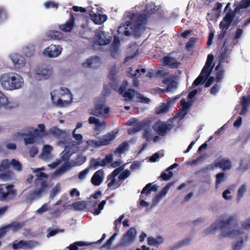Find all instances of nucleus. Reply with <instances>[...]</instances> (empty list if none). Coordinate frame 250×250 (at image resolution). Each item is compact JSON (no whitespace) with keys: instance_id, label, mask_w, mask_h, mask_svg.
I'll list each match as a JSON object with an SVG mask.
<instances>
[{"instance_id":"obj_4","label":"nucleus","mask_w":250,"mask_h":250,"mask_svg":"<svg viewBox=\"0 0 250 250\" xmlns=\"http://www.w3.org/2000/svg\"><path fill=\"white\" fill-rule=\"evenodd\" d=\"M51 99L52 103L58 106L68 104L72 102V95L66 88L61 87L51 92Z\"/></svg>"},{"instance_id":"obj_7","label":"nucleus","mask_w":250,"mask_h":250,"mask_svg":"<svg viewBox=\"0 0 250 250\" xmlns=\"http://www.w3.org/2000/svg\"><path fill=\"white\" fill-rule=\"evenodd\" d=\"M110 108L104 103V100L97 102L95 104L94 107L89 110L90 115L97 117L105 118L110 113Z\"/></svg>"},{"instance_id":"obj_22","label":"nucleus","mask_w":250,"mask_h":250,"mask_svg":"<svg viewBox=\"0 0 250 250\" xmlns=\"http://www.w3.org/2000/svg\"><path fill=\"white\" fill-rule=\"evenodd\" d=\"M137 234L136 231L134 228H131L124 235L121 244L123 245H128L132 243L136 237Z\"/></svg>"},{"instance_id":"obj_1","label":"nucleus","mask_w":250,"mask_h":250,"mask_svg":"<svg viewBox=\"0 0 250 250\" xmlns=\"http://www.w3.org/2000/svg\"><path fill=\"white\" fill-rule=\"evenodd\" d=\"M236 219L235 215L223 214L220 216L210 227L204 230L206 235L213 233L220 230L223 237L230 238L240 237L231 245V250H242L244 243L248 239V235L242 229H230L232 223Z\"/></svg>"},{"instance_id":"obj_54","label":"nucleus","mask_w":250,"mask_h":250,"mask_svg":"<svg viewBox=\"0 0 250 250\" xmlns=\"http://www.w3.org/2000/svg\"><path fill=\"white\" fill-rule=\"evenodd\" d=\"M118 175V179L123 181L129 176L130 172L128 169H125L124 171L122 170Z\"/></svg>"},{"instance_id":"obj_20","label":"nucleus","mask_w":250,"mask_h":250,"mask_svg":"<svg viewBox=\"0 0 250 250\" xmlns=\"http://www.w3.org/2000/svg\"><path fill=\"white\" fill-rule=\"evenodd\" d=\"M105 176L104 171L100 169L94 173L91 179V182L94 186H99L103 182Z\"/></svg>"},{"instance_id":"obj_16","label":"nucleus","mask_w":250,"mask_h":250,"mask_svg":"<svg viewBox=\"0 0 250 250\" xmlns=\"http://www.w3.org/2000/svg\"><path fill=\"white\" fill-rule=\"evenodd\" d=\"M62 52V48L59 45L51 44L45 48L43 52V54L49 58L58 57Z\"/></svg>"},{"instance_id":"obj_53","label":"nucleus","mask_w":250,"mask_h":250,"mask_svg":"<svg viewBox=\"0 0 250 250\" xmlns=\"http://www.w3.org/2000/svg\"><path fill=\"white\" fill-rule=\"evenodd\" d=\"M228 51L229 49L226 48H225L222 51L219 56L218 62H223L224 60L228 58L229 55Z\"/></svg>"},{"instance_id":"obj_57","label":"nucleus","mask_w":250,"mask_h":250,"mask_svg":"<svg viewBox=\"0 0 250 250\" xmlns=\"http://www.w3.org/2000/svg\"><path fill=\"white\" fill-rule=\"evenodd\" d=\"M90 169V167H88L83 171H81L78 174L79 179L81 180H84L87 176L89 172Z\"/></svg>"},{"instance_id":"obj_12","label":"nucleus","mask_w":250,"mask_h":250,"mask_svg":"<svg viewBox=\"0 0 250 250\" xmlns=\"http://www.w3.org/2000/svg\"><path fill=\"white\" fill-rule=\"evenodd\" d=\"M236 13L237 12H235V10L232 11L231 8H229V12L226 13L222 21L220 22L219 28L220 29H228L233 21Z\"/></svg>"},{"instance_id":"obj_52","label":"nucleus","mask_w":250,"mask_h":250,"mask_svg":"<svg viewBox=\"0 0 250 250\" xmlns=\"http://www.w3.org/2000/svg\"><path fill=\"white\" fill-rule=\"evenodd\" d=\"M73 207L75 210H82L86 208V205L84 202L79 201L74 203Z\"/></svg>"},{"instance_id":"obj_63","label":"nucleus","mask_w":250,"mask_h":250,"mask_svg":"<svg viewBox=\"0 0 250 250\" xmlns=\"http://www.w3.org/2000/svg\"><path fill=\"white\" fill-rule=\"evenodd\" d=\"M120 43V41L118 38H115L114 39L113 42V49L111 51V55L114 57L115 58L114 52L116 53L118 51L117 47L119 45Z\"/></svg>"},{"instance_id":"obj_35","label":"nucleus","mask_w":250,"mask_h":250,"mask_svg":"<svg viewBox=\"0 0 250 250\" xmlns=\"http://www.w3.org/2000/svg\"><path fill=\"white\" fill-rule=\"evenodd\" d=\"M164 242V239L161 236L155 238L149 237L147 238V243L150 246H158Z\"/></svg>"},{"instance_id":"obj_13","label":"nucleus","mask_w":250,"mask_h":250,"mask_svg":"<svg viewBox=\"0 0 250 250\" xmlns=\"http://www.w3.org/2000/svg\"><path fill=\"white\" fill-rule=\"evenodd\" d=\"M47 184L45 181L41 182V188L34 191L30 192L26 196L25 202L27 203H31L33 201L41 197L43 190L47 188Z\"/></svg>"},{"instance_id":"obj_29","label":"nucleus","mask_w":250,"mask_h":250,"mask_svg":"<svg viewBox=\"0 0 250 250\" xmlns=\"http://www.w3.org/2000/svg\"><path fill=\"white\" fill-rule=\"evenodd\" d=\"M23 226V223L13 222L2 228L1 231L4 234L9 230H12L13 231H16L21 229Z\"/></svg>"},{"instance_id":"obj_21","label":"nucleus","mask_w":250,"mask_h":250,"mask_svg":"<svg viewBox=\"0 0 250 250\" xmlns=\"http://www.w3.org/2000/svg\"><path fill=\"white\" fill-rule=\"evenodd\" d=\"M119 129H115L111 132L103 136L100 141L102 146L110 144L117 137Z\"/></svg>"},{"instance_id":"obj_31","label":"nucleus","mask_w":250,"mask_h":250,"mask_svg":"<svg viewBox=\"0 0 250 250\" xmlns=\"http://www.w3.org/2000/svg\"><path fill=\"white\" fill-rule=\"evenodd\" d=\"M143 5H145V8L143 10V12L147 14H153L155 13L159 9V8L156 6L154 3H145L143 2Z\"/></svg>"},{"instance_id":"obj_5","label":"nucleus","mask_w":250,"mask_h":250,"mask_svg":"<svg viewBox=\"0 0 250 250\" xmlns=\"http://www.w3.org/2000/svg\"><path fill=\"white\" fill-rule=\"evenodd\" d=\"M86 161V157L83 156L82 155H79L75 160L65 162L59 168L56 170L54 173V175L55 176H60L65 171L70 170L74 167L82 165L85 163Z\"/></svg>"},{"instance_id":"obj_61","label":"nucleus","mask_w":250,"mask_h":250,"mask_svg":"<svg viewBox=\"0 0 250 250\" xmlns=\"http://www.w3.org/2000/svg\"><path fill=\"white\" fill-rule=\"evenodd\" d=\"M15 68L16 69H21L20 71L23 73H28L29 72V68L27 66H25V63H15Z\"/></svg>"},{"instance_id":"obj_36","label":"nucleus","mask_w":250,"mask_h":250,"mask_svg":"<svg viewBox=\"0 0 250 250\" xmlns=\"http://www.w3.org/2000/svg\"><path fill=\"white\" fill-rule=\"evenodd\" d=\"M105 166V163L103 160L99 159H92L90 161V166L89 167L94 169H97L99 167H104Z\"/></svg>"},{"instance_id":"obj_30","label":"nucleus","mask_w":250,"mask_h":250,"mask_svg":"<svg viewBox=\"0 0 250 250\" xmlns=\"http://www.w3.org/2000/svg\"><path fill=\"white\" fill-rule=\"evenodd\" d=\"M16 106L15 104L9 101L5 95L0 91V107L12 108Z\"/></svg>"},{"instance_id":"obj_34","label":"nucleus","mask_w":250,"mask_h":250,"mask_svg":"<svg viewBox=\"0 0 250 250\" xmlns=\"http://www.w3.org/2000/svg\"><path fill=\"white\" fill-rule=\"evenodd\" d=\"M129 148V144L126 142H124L120 144L115 150L116 155L120 157L122 154L125 152Z\"/></svg>"},{"instance_id":"obj_2","label":"nucleus","mask_w":250,"mask_h":250,"mask_svg":"<svg viewBox=\"0 0 250 250\" xmlns=\"http://www.w3.org/2000/svg\"><path fill=\"white\" fill-rule=\"evenodd\" d=\"M125 19H128L118 28L119 34L126 36H133L135 38L141 36V13L128 12L124 17Z\"/></svg>"},{"instance_id":"obj_62","label":"nucleus","mask_w":250,"mask_h":250,"mask_svg":"<svg viewBox=\"0 0 250 250\" xmlns=\"http://www.w3.org/2000/svg\"><path fill=\"white\" fill-rule=\"evenodd\" d=\"M106 203V200H103L98 205V207L94 210V213L96 215H99L101 211L104 209L105 205Z\"/></svg>"},{"instance_id":"obj_33","label":"nucleus","mask_w":250,"mask_h":250,"mask_svg":"<svg viewBox=\"0 0 250 250\" xmlns=\"http://www.w3.org/2000/svg\"><path fill=\"white\" fill-rule=\"evenodd\" d=\"M4 160L7 161L8 162L7 169L11 166L14 170L17 171L19 172L21 170L22 165L18 160L14 159H13L10 161L8 159H5Z\"/></svg>"},{"instance_id":"obj_49","label":"nucleus","mask_w":250,"mask_h":250,"mask_svg":"<svg viewBox=\"0 0 250 250\" xmlns=\"http://www.w3.org/2000/svg\"><path fill=\"white\" fill-rule=\"evenodd\" d=\"M63 36V34L59 31L52 30L49 33V37L55 40L62 39Z\"/></svg>"},{"instance_id":"obj_11","label":"nucleus","mask_w":250,"mask_h":250,"mask_svg":"<svg viewBox=\"0 0 250 250\" xmlns=\"http://www.w3.org/2000/svg\"><path fill=\"white\" fill-rule=\"evenodd\" d=\"M125 165L116 168L107 177V187L113 189L118 188L121 185V181L116 176L125 168Z\"/></svg>"},{"instance_id":"obj_39","label":"nucleus","mask_w":250,"mask_h":250,"mask_svg":"<svg viewBox=\"0 0 250 250\" xmlns=\"http://www.w3.org/2000/svg\"><path fill=\"white\" fill-rule=\"evenodd\" d=\"M91 244V243L78 241L71 244L67 248H69V250H78V247L88 246Z\"/></svg>"},{"instance_id":"obj_25","label":"nucleus","mask_w":250,"mask_h":250,"mask_svg":"<svg viewBox=\"0 0 250 250\" xmlns=\"http://www.w3.org/2000/svg\"><path fill=\"white\" fill-rule=\"evenodd\" d=\"M15 190L13 189V185H9L5 188H0V200H4L9 194L15 195Z\"/></svg>"},{"instance_id":"obj_26","label":"nucleus","mask_w":250,"mask_h":250,"mask_svg":"<svg viewBox=\"0 0 250 250\" xmlns=\"http://www.w3.org/2000/svg\"><path fill=\"white\" fill-rule=\"evenodd\" d=\"M78 149L77 146L74 145L65 146L63 151V154L62 156L63 160L69 159L72 154L78 150Z\"/></svg>"},{"instance_id":"obj_10","label":"nucleus","mask_w":250,"mask_h":250,"mask_svg":"<svg viewBox=\"0 0 250 250\" xmlns=\"http://www.w3.org/2000/svg\"><path fill=\"white\" fill-rule=\"evenodd\" d=\"M88 124L91 125L96 135L100 134L106 127V123L94 116H90L88 119Z\"/></svg>"},{"instance_id":"obj_19","label":"nucleus","mask_w":250,"mask_h":250,"mask_svg":"<svg viewBox=\"0 0 250 250\" xmlns=\"http://www.w3.org/2000/svg\"><path fill=\"white\" fill-rule=\"evenodd\" d=\"M125 125L132 126L128 129V133L130 135H133L141 129V122L136 118H131Z\"/></svg>"},{"instance_id":"obj_37","label":"nucleus","mask_w":250,"mask_h":250,"mask_svg":"<svg viewBox=\"0 0 250 250\" xmlns=\"http://www.w3.org/2000/svg\"><path fill=\"white\" fill-rule=\"evenodd\" d=\"M226 179L224 173L221 172L216 175L215 187L216 189L219 188L220 186L225 182Z\"/></svg>"},{"instance_id":"obj_38","label":"nucleus","mask_w":250,"mask_h":250,"mask_svg":"<svg viewBox=\"0 0 250 250\" xmlns=\"http://www.w3.org/2000/svg\"><path fill=\"white\" fill-rule=\"evenodd\" d=\"M10 58L12 62H25L24 57L18 53H11Z\"/></svg>"},{"instance_id":"obj_14","label":"nucleus","mask_w":250,"mask_h":250,"mask_svg":"<svg viewBox=\"0 0 250 250\" xmlns=\"http://www.w3.org/2000/svg\"><path fill=\"white\" fill-rule=\"evenodd\" d=\"M153 128L159 135L164 136L167 134V131L171 129V126L170 124L159 121L153 125Z\"/></svg>"},{"instance_id":"obj_40","label":"nucleus","mask_w":250,"mask_h":250,"mask_svg":"<svg viewBox=\"0 0 250 250\" xmlns=\"http://www.w3.org/2000/svg\"><path fill=\"white\" fill-rule=\"evenodd\" d=\"M216 72V78L215 81L219 82L223 78L224 71L222 70V66L221 63H218L215 68Z\"/></svg>"},{"instance_id":"obj_60","label":"nucleus","mask_w":250,"mask_h":250,"mask_svg":"<svg viewBox=\"0 0 250 250\" xmlns=\"http://www.w3.org/2000/svg\"><path fill=\"white\" fill-rule=\"evenodd\" d=\"M13 248L15 250L19 249H24V241L22 240L20 241H15L13 244Z\"/></svg>"},{"instance_id":"obj_17","label":"nucleus","mask_w":250,"mask_h":250,"mask_svg":"<svg viewBox=\"0 0 250 250\" xmlns=\"http://www.w3.org/2000/svg\"><path fill=\"white\" fill-rule=\"evenodd\" d=\"M139 46L136 42H131L126 50L127 56L125 57L124 62H126L129 60L135 57L138 54Z\"/></svg>"},{"instance_id":"obj_45","label":"nucleus","mask_w":250,"mask_h":250,"mask_svg":"<svg viewBox=\"0 0 250 250\" xmlns=\"http://www.w3.org/2000/svg\"><path fill=\"white\" fill-rule=\"evenodd\" d=\"M8 18V13L6 9L0 6V23L5 21Z\"/></svg>"},{"instance_id":"obj_51","label":"nucleus","mask_w":250,"mask_h":250,"mask_svg":"<svg viewBox=\"0 0 250 250\" xmlns=\"http://www.w3.org/2000/svg\"><path fill=\"white\" fill-rule=\"evenodd\" d=\"M61 185L60 183H58L52 189L50 192V198H54V197L61 191Z\"/></svg>"},{"instance_id":"obj_3","label":"nucleus","mask_w":250,"mask_h":250,"mask_svg":"<svg viewBox=\"0 0 250 250\" xmlns=\"http://www.w3.org/2000/svg\"><path fill=\"white\" fill-rule=\"evenodd\" d=\"M0 84L5 90H14L21 88L24 84L23 79L14 73H5L0 76Z\"/></svg>"},{"instance_id":"obj_8","label":"nucleus","mask_w":250,"mask_h":250,"mask_svg":"<svg viewBox=\"0 0 250 250\" xmlns=\"http://www.w3.org/2000/svg\"><path fill=\"white\" fill-rule=\"evenodd\" d=\"M38 130L34 129L33 127L27 126L19 131L17 135L23 138L25 145L32 144L34 143L36 140L34 133H38Z\"/></svg>"},{"instance_id":"obj_48","label":"nucleus","mask_w":250,"mask_h":250,"mask_svg":"<svg viewBox=\"0 0 250 250\" xmlns=\"http://www.w3.org/2000/svg\"><path fill=\"white\" fill-rule=\"evenodd\" d=\"M34 129L38 130V133H34L36 138L37 137H42L46 134L45 133V126L44 124H39L38 125V128H34Z\"/></svg>"},{"instance_id":"obj_15","label":"nucleus","mask_w":250,"mask_h":250,"mask_svg":"<svg viewBox=\"0 0 250 250\" xmlns=\"http://www.w3.org/2000/svg\"><path fill=\"white\" fill-rule=\"evenodd\" d=\"M128 85V83L127 81H124L118 90L119 93L125 98V100H131L136 94V92L134 90L126 89Z\"/></svg>"},{"instance_id":"obj_56","label":"nucleus","mask_w":250,"mask_h":250,"mask_svg":"<svg viewBox=\"0 0 250 250\" xmlns=\"http://www.w3.org/2000/svg\"><path fill=\"white\" fill-rule=\"evenodd\" d=\"M87 147L96 148L102 146L100 141H96L92 140H89L86 142Z\"/></svg>"},{"instance_id":"obj_28","label":"nucleus","mask_w":250,"mask_h":250,"mask_svg":"<svg viewBox=\"0 0 250 250\" xmlns=\"http://www.w3.org/2000/svg\"><path fill=\"white\" fill-rule=\"evenodd\" d=\"M52 147L48 145H45L42 148V152L40 155V158L45 161H48L52 158L51 151Z\"/></svg>"},{"instance_id":"obj_46","label":"nucleus","mask_w":250,"mask_h":250,"mask_svg":"<svg viewBox=\"0 0 250 250\" xmlns=\"http://www.w3.org/2000/svg\"><path fill=\"white\" fill-rule=\"evenodd\" d=\"M49 133L56 137H60L64 135V131L60 129L57 127H51L49 131Z\"/></svg>"},{"instance_id":"obj_42","label":"nucleus","mask_w":250,"mask_h":250,"mask_svg":"<svg viewBox=\"0 0 250 250\" xmlns=\"http://www.w3.org/2000/svg\"><path fill=\"white\" fill-rule=\"evenodd\" d=\"M168 104V103H161L159 106L156 108L155 112L158 114L166 113L169 109Z\"/></svg>"},{"instance_id":"obj_41","label":"nucleus","mask_w":250,"mask_h":250,"mask_svg":"<svg viewBox=\"0 0 250 250\" xmlns=\"http://www.w3.org/2000/svg\"><path fill=\"white\" fill-rule=\"evenodd\" d=\"M158 187L156 185H152V184L149 183L142 190V194L145 193L147 194L151 191H156L158 190Z\"/></svg>"},{"instance_id":"obj_6","label":"nucleus","mask_w":250,"mask_h":250,"mask_svg":"<svg viewBox=\"0 0 250 250\" xmlns=\"http://www.w3.org/2000/svg\"><path fill=\"white\" fill-rule=\"evenodd\" d=\"M52 74V70L45 64L37 65L30 72L31 76L38 81L49 78Z\"/></svg>"},{"instance_id":"obj_47","label":"nucleus","mask_w":250,"mask_h":250,"mask_svg":"<svg viewBox=\"0 0 250 250\" xmlns=\"http://www.w3.org/2000/svg\"><path fill=\"white\" fill-rule=\"evenodd\" d=\"M197 40H198L197 38H195V37L190 38L186 44L185 48H186V50L188 52L191 51V50L192 49V48L195 46V44L196 42L197 41Z\"/></svg>"},{"instance_id":"obj_44","label":"nucleus","mask_w":250,"mask_h":250,"mask_svg":"<svg viewBox=\"0 0 250 250\" xmlns=\"http://www.w3.org/2000/svg\"><path fill=\"white\" fill-rule=\"evenodd\" d=\"M250 6V0H242L235 8V12H238L241 9L247 8Z\"/></svg>"},{"instance_id":"obj_50","label":"nucleus","mask_w":250,"mask_h":250,"mask_svg":"<svg viewBox=\"0 0 250 250\" xmlns=\"http://www.w3.org/2000/svg\"><path fill=\"white\" fill-rule=\"evenodd\" d=\"M40 244L37 241H24V250H31L38 246Z\"/></svg>"},{"instance_id":"obj_32","label":"nucleus","mask_w":250,"mask_h":250,"mask_svg":"<svg viewBox=\"0 0 250 250\" xmlns=\"http://www.w3.org/2000/svg\"><path fill=\"white\" fill-rule=\"evenodd\" d=\"M91 19L95 24L100 25L107 20V16L106 15L94 14L91 16Z\"/></svg>"},{"instance_id":"obj_64","label":"nucleus","mask_w":250,"mask_h":250,"mask_svg":"<svg viewBox=\"0 0 250 250\" xmlns=\"http://www.w3.org/2000/svg\"><path fill=\"white\" fill-rule=\"evenodd\" d=\"M48 210V204L46 203L42 205L41 208L38 209L36 212L38 214L42 215Z\"/></svg>"},{"instance_id":"obj_27","label":"nucleus","mask_w":250,"mask_h":250,"mask_svg":"<svg viewBox=\"0 0 250 250\" xmlns=\"http://www.w3.org/2000/svg\"><path fill=\"white\" fill-rule=\"evenodd\" d=\"M163 83L167 84L166 89H161L163 92H174L176 90L178 87L177 82L175 81H169L168 79H164L162 81Z\"/></svg>"},{"instance_id":"obj_58","label":"nucleus","mask_w":250,"mask_h":250,"mask_svg":"<svg viewBox=\"0 0 250 250\" xmlns=\"http://www.w3.org/2000/svg\"><path fill=\"white\" fill-rule=\"evenodd\" d=\"M247 189V186L245 185H243L240 187L237 191V200L239 201L244 195Z\"/></svg>"},{"instance_id":"obj_43","label":"nucleus","mask_w":250,"mask_h":250,"mask_svg":"<svg viewBox=\"0 0 250 250\" xmlns=\"http://www.w3.org/2000/svg\"><path fill=\"white\" fill-rule=\"evenodd\" d=\"M44 169L43 167H42L39 168H32V170L33 172L36 173V176L38 178V180H42V179L47 178V175L43 172H42L41 171L43 170Z\"/></svg>"},{"instance_id":"obj_23","label":"nucleus","mask_w":250,"mask_h":250,"mask_svg":"<svg viewBox=\"0 0 250 250\" xmlns=\"http://www.w3.org/2000/svg\"><path fill=\"white\" fill-rule=\"evenodd\" d=\"M75 24V17L73 13H70V17L69 20L64 23L59 25V29L65 32H70Z\"/></svg>"},{"instance_id":"obj_55","label":"nucleus","mask_w":250,"mask_h":250,"mask_svg":"<svg viewBox=\"0 0 250 250\" xmlns=\"http://www.w3.org/2000/svg\"><path fill=\"white\" fill-rule=\"evenodd\" d=\"M149 17L150 14H142V32L145 30V26L147 23L148 19Z\"/></svg>"},{"instance_id":"obj_24","label":"nucleus","mask_w":250,"mask_h":250,"mask_svg":"<svg viewBox=\"0 0 250 250\" xmlns=\"http://www.w3.org/2000/svg\"><path fill=\"white\" fill-rule=\"evenodd\" d=\"M215 165L216 167H219L224 171L229 170L232 167L231 162L227 158L215 160Z\"/></svg>"},{"instance_id":"obj_9","label":"nucleus","mask_w":250,"mask_h":250,"mask_svg":"<svg viewBox=\"0 0 250 250\" xmlns=\"http://www.w3.org/2000/svg\"><path fill=\"white\" fill-rule=\"evenodd\" d=\"M215 63H205L199 76L194 81L193 87L203 84L210 75Z\"/></svg>"},{"instance_id":"obj_18","label":"nucleus","mask_w":250,"mask_h":250,"mask_svg":"<svg viewBox=\"0 0 250 250\" xmlns=\"http://www.w3.org/2000/svg\"><path fill=\"white\" fill-rule=\"evenodd\" d=\"M151 121L150 120H144L142 121V130L144 131L143 137L146 141H149L152 138V130L150 128Z\"/></svg>"},{"instance_id":"obj_59","label":"nucleus","mask_w":250,"mask_h":250,"mask_svg":"<svg viewBox=\"0 0 250 250\" xmlns=\"http://www.w3.org/2000/svg\"><path fill=\"white\" fill-rule=\"evenodd\" d=\"M73 138L77 141V144L80 145L83 142V137L80 134L76 133V129H74L72 132Z\"/></svg>"}]
</instances>
